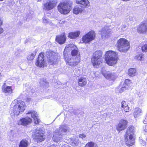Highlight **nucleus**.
Listing matches in <instances>:
<instances>
[{"label":"nucleus","instance_id":"obj_13","mask_svg":"<svg viewBox=\"0 0 147 147\" xmlns=\"http://www.w3.org/2000/svg\"><path fill=\"white\" fill-rule=\"evenodd\" d=\"M32 137L33 139L36 140L38 143L43 141L45 139L43 133L37 130L35 131L34 134L32 135Z\"/></svg>","mask_w":147,"mask_h":147},{"label":"nucleus","instance_id":"obj_27","mask_svg":"<svg viewBox=\"0 0 147 147\" xmlns=\"http://www.w3.org/2000/svg\"><path fill=\"white\" fill-rule=\"evenodd\" d=\"M121 107L125 112H128L129 111V108L128 105L124 101H122L121 102Z\"/></svg>","mask_w":147,"mask_h":147},{"label":"nucleus","instance_id":"obj_37","mask_svg":"<svg viewBox=\"0 0 147 147\" xmlns=\"http://www.w3.org/2000/svg\"><path fill=\"white\" fill-rule=\"evenodd\" d=\"M65 126L64 125L60 126V129L61 132H65L67 131V130L65 128Z\"/></svg>","mask_w":147,"mask_h":147},{"label":"nucleus","instance_id":"obj_40","mask_svg":"<svg viewBox=\"0 0 147 147\" xmlns=\"http://www.w3.org/2000/svg\"><path fill=\"white\" fill-rule=\"evenodd\" d=\"M79 137L80 138L83 139L86 137V136L84 134H80L79 135Z\"/></svg>","mask_w":147,"mask_h":147},{"label":"nucleus","instance_id":"obj_43","mask_svg":"<svg viewBox=\"0 0 147 147\" xmlns=\"http://www.w3.org/2000/svg\"><path fill=\"white\" fill-rule=\"evenodd\" d=\"M1 76V73L0 72V77Z\"/></svg>","mask_w":147,"mask_h":147},{"label":"nucleus","instance_id":"obj_25","mask_svg":"<svg viewBox=\"0 0 147 147\" xmlns=\"http://www.w3.org/2000/svg\"><path fill=\"white\" fill-rule=\"evenodd\" d=\"M2 90L3 92L5 93L11 94L13 92V90L11 86L3 87Z\"/></svg>","mask_w":147,"mask_h":147},{"label":"nucleus","instance_id":"obj_30","mask_svg":"<svg viewBox=\"0 0 147 147\" xmlns=\"http://www.w3.org/2000/svg\"><path fill=\"white\" fill-rule=\"evenodd\" d=\"M141 110L138 108H136L135 109L134 112V116L135 117H138L141 113Z\"/></svg>","mask_w":147,"mask_h":147},{"label":"nucleus","instance_id":"obj_44","mask_svg":"<svg viewBox=\"0 0 147 147\" xmlns=\"http://www.w3.org/2000/svg\"><path fill=\"white\" fill-rule=\"evenodd\" d=\"M41 1V0H38V1Z\"/></svg>","mask_w":147,"mask_h":147},{"label":"nucleus","instance_id":"obj_17","mask_svg":"<svg viewBox=\"0 0 147 147\" xmlns=\"http://www.w3.org/2000/svg\"><path fill=\"white\" fill-rule=\"evenodd\" d=\"M55 41L60 45L64 44L66 41V36L65 32L57 35L55 38Z\"/></svg>","mask_w":147,"mask_h":147},{"label":"nucleus","instance_id":"obj_7","mask_svg":"<svg viewBox=\"0 0 147 147\" xmlns=\"http://www.w3.org/2000/svg\"><path fill=\"white\" fill-rule=\"evenodd\" d=\"M46 53L48 63L51 65H54L58 63V58L54 52L50 51H47Z\"/></svg>","mask_w":147,"mask_h":147},{"label":"nucleus","instance_id":"obj_45","mask_svg":"<svg viewBox=\"0 0 147 147\" xmlns=\"http://www.w3.org/2000/svg\"><path fill=\"white\" fill-rule=\"evenodd\" d=\"M120 86H119V88H120Z\"/></svg>","mask_w":147,"mask_h":147},{"label":"nucleus","instance_id":"obj_14","mask_svg":"<svg viewBox=\"0 0 147 147\" xmlns=\"http://www.w3.org/2000/svg\"><path fill=\"white\" fill-rule=\"evenodd\" d=\"M128 123V122L126 120L123 119L121 120L116 127L117 130L120 132L125 129L127 126Z\"/></svg>","mask_w":147,"mask_h":147},{"label":"nucleus","instance_id":"obj_26","mask_svg":"<svg viewBox=\"0 0 147 147\" xmlns=\"http://www.w3.org/2000/svg\"><path fill=\"white\" fill-rule=\"evenodd\" d=\"M28 142L27 140L25 139L22 140L20 142L19 147H28Z\"/></svg>","mask_w":147,"mask_h":147},{"label":"nucleus","instance_id":"obj_18","mask_svg":"<svg viewBox=\"0 0 147 147\" xmlns=\"http://www.w3.org/2000/svg\"><path fill=\"white\" fill-rule=\"evenodd\" d=\"M78 86L84 87L87 84V79L85 77H81L78 79Z\"/></svg>","mask_w":147,"mask_h":147},{"label":"nucleus","instance_id":"obj_9","mask_svg":"<svg viewBox=\"0 0 147 147\" xmlns=\"http://www.w3.org/2000/svg\"><path fill=\"white\" fill-rule=\"evenodd\" d=\"M44 54L45 53L43 52H41L39 54L35 63L37 67L42 68L47 66V63L45 58Z\"/></svg>","mask_w":147,"mask_h":147},{"label":"nucleus","instance_id":"obj_15","mask_svg":"<svg viewBox=\"0 0 147 147\" xmlns=\"http://www.w3.org/2000/svg\"><path fill=\"white\" fill-rule=\"evenodd\" d=\"M32 122V119L29 117H26L20 119L18 122V124L19 125L26 126L31 124Z\"/></svg>","mask_w":147,"mask_h":147},{"label":"nucleus","instance_id":"obj_19","mask_svg":"<svg viewBox=\"0 0 147 147\" xmlns=\"http://www.w3.org/2000/svg\"><path fill=\"white\" fill-rule=\"evenodd\" d=\"M100 34L102 38L109 36L111 32L110 29L107 27L103 28L100 30Z\"/></svg>","mask_w":147,"mask_h":147},{"label":"nucleus","instance_id":"obj_28","mask_svg":"<svg viewBox=\"0 0 147 147\" xmlns=\"http://www.w3.org/2000/svg\"><path fill=\"white\" fill-rule=\"evenodd\" d=\"M71 55L73 57H80V52L78 49H74L71 52Z\"/></svg>","mask_w":147,"mask_h":147},{"label":"nucleus","instance_id":"obj_32","mask_svg":"<svg viewBox=\"0 0 147 147\" xmlns=\"http://www.w3.org/2000/svg\"><path fill=\"white\" fill-rule=\"evenodd\" d=\"M84 147H98L96 144H95L94 142H90L87 143Z\"/></svg>","mask_w":147,"mask_h":147},{"label":"nucleus","instance_id":"obj_5","mask_svg":"<svg viewBox=\"0 0 147 147\" xmlns=\"http://www.w3.org/2000/svg\"><path fill=\"white\" fill-rule=\"evenodd\" d=\"M117 47L120 52H126L129 49L130 45L128 41L125 38H120L117 41Z\"/></svg>","mask_w":147,"mask_h":147},{"label":"nucleus","instance_id":"obj_11","mask_svg":"<svg viewBox=\"0 0 147 147\" xmlns=\"http://www.w3.org/2000/svg\"><path fill=\"white\" fill-rule=\"evenodd\" d=\"M137 31L139 34H143L147 33V21L141 22L137 26Z\"/></svg>","mask_w":147,"mask_h":147},{"label":"nucleus","instance_id":"obj_22","mask_svg":"<svg viewBox=\"0 0 147 147\" xmlns=\"http://www.w3.org/2000/svg\"><path fill=\"white\" fill-rule=\"evenodd\" d=\"M134 127L132 125L129 126L127 128L124 136H129L130 134H134Z\"/></svg>","mask_w":147,"mask_h":147},{"label":"nucleus","instance_id":"obj_39","mask_svg":"<svg viewBox=\"0 0 147 147\" xmlns=\"http://www.w3.org/2000/svg\"><path fill=\"white\" fill-rule=\"evenodd\" d=\"M33 120L34 121V123L35 124H38L39 123L40 120L38 118V117L33 119Z\"/></svg>","mask_w":147,"mask_h":147},{"label":"nucleus","instance_id":"obj_6","mask_svg":"<svg viewBox=\"0 0 147 147\" xmlns=\"http://www.w3.org/2000/svg\"><path fill=\"white\" fill-rule=\"evenodd\" d=\"M25 107V104L24 101L21 100H18L13 107V113L14 115H18L20 113L24 111Z\"/></svg>","mask_w":147,"mask_h":147},{"label":"nucleus","instance_id":"obj_24","mask_svg":"<svg viewBox=\"0 0 147 147\" xmlns=\"http://www.w3.org/2000/svg\"><path fill=\"white\" fill-rule=\"evenodd\" d=\"M137 73V70L135 68H130L128 70V74L130 76H136Z\"/></svg>","mask_w":147,"mask_h":147},{"label":"nucleus","instance_id":"obj_4","mask_svg":"<svg viewBox=\"0 0 147 147\" xmlns=\"http://www.w3.org/2000/svg\"><path fill=\"white\" fill-rule=\"evenodd\" d=\"M105 58L106 63L111 66L115 65L119 59L117 53L115 51L111 50L106 52Z\"/></svg>","mask_w":147,"mask_h":147},{"label":"nucleus","instance_id":"obj_35","mask_svg":"<svg viewBox=\"0 0 147 147\" xmlns=\"http://www.w3.org/2000/svg\"><path fill=\"white\" fill-rule=\"evenodd\" d=\"M141 49L143 52H147V44L142 45L141 47Z\"/></svg>","mask_w":147,"mask_h":147},{"label":"nucleus","instance_id":"obj_10","mask_svg":"<svg viewBox=\"0 0 147 147\" xmlns=\"http://www.w3.org/2000/svg\"><path fill=\"white\" fill-rule=\"evenodd\" d=\"M101 73L102 75L107 79L113 80L116 78L115 73L111 72L109 71L102 68L101 70Z\"/></svg>","mask_w":147,"mask_h":147},{"label":"nucleus","instance_id":"obj_23","mask_svg":"<svg viewBox=\"0 0 147 147\" xmlns=\"http://www.w3.org/2000/svg\"><path fill=\"white\" fill-rule=\"evenodd\" d=\"M83 10L82 7H80L78 6H75L73 9V13L76 15H77L82 12Z\"/></svg>","mask_w":147,"mask_h":147},{"label":"nucleus","instance_id":"obj_36","mask_svg":"<svg viewBox=\"0 0 147 147\" xmlns=\"http://www.w3.org/2000/svg\"><path fill=\"white\" fill-rule=\"evenodd\" d=\"M35 57V55L33 53H31L30 55L28 56L27 59L28 60L33 59Z\"/></svg>","mask_w":147,"mask_h":147},{"label":"nucleus","instance_id":"obj_8","mask_svg":"<svg viewBox=\"0 0 147 147\" xmlns=\"http://www.w3.org/2000/svg\"><path fill=\"white\" fill-rule=\"evenodd\" d=\"M96 33L93 30L90 31L83 35L82 38L83 43H88L95 39L96 38Z\"/></svg>","mask_w":147,"mask_h":147},{"label":"nucleus","instance_id":"obj_41","mask_svg":"<svg viewBox=\"0 0 147 147\" xmlns=\"http://www.w3.org/2000/svg\"><path fill=\"white\" fill-rule=\"evenodd\" d=\"M1 26H0V34H2L4 31L3 28L1 27Z\"/></svg>","mask_w":147,"mask_h":147},{"label":"nucleus","instance_id":"obj_31","mask_svg":"<svg viewBox=\"0 0 147 147\" xmlns=\"http://www.w3.org/2000/svg\"><path fill=\"white\" fill-rule=\"evenodd\" d=\"M135 59L138 61H142L144 59V55L141 53L136 55L135 57Z\"/></svg>","mask_w":147,"mask_h":147},{"label":"nucleus","instance_id":"obj_42","mask_svg":"<svg viewBox=\"0 0 147 147\" xmlns=\"http://www.w3.org/2000/svg\"><path fill=\"white\" fill-rule=\"evenodd\" d=\"M53 139L54 140V141L57 142V141L58 140L57 138H56V136L55 135H54L53 137Z\"/></svg>","mask_w":147,"mask_h":147},{"label":"nucleus","instance_id":"obj_16","mask_svg":"<svg viewBox=\"0 0 147 147\" xmlns=\"http://www.w3.org/2000/svg\"><path fill=\"white\" fill-rule=\"evenodd\" d=\"M124 137L125 144L127 146L129 147L134 144L135 138L132 134H130L129 136H124Z\"/></svg>","mask_w":147,"mask_h":147},{"label":"nucleus","instance_id":"obj_21","mask_svg":"<svg viewBox=\"0 0 147 147\" xmlns=\"http://www.w3.org/2000/svg\"><path fill=\"white\" fill-rule=\"evenodd\" d=\"M80 34V32L79 30L70 32L68 34V37L71 39H76L78 37Z\"/></svg>","mask_w":147,"mask_h":147},{"label":"nucleus","instance_id":"obj_33","mask_svg":"<svg viewBox=\"0 0 147 147\" xmlns=\"http://www.w3.org/2000/svg\"><path fill=\"white\" fill-rule=\"evenodd\" d=\"M129 88L127 86L123 85V86L121 87L119 90V92L120 93H121L125 91L128 89Z\"/></svg>","mask_w":147,"mask_h":147},{"label":"nucleus","instance_id":"obj_38","mask_svg":"<svg viewBox=\"0 0 147 147\" xmlns=\"http://www.w3.org/2000/svg\"><path fill=\"white\" fill-rule=\"evenodd\" d=\"M79 143L78 140H75L72 142V145L74 146H78Z\"/></svg>","mask_w":147,"mask_h":147},{"label":"nucleus","instance_id":"obj_1","mask_svg":"<svg viewBox=\"0 0 147 147\" xmlns=\"http://www.w3.org/2000/svg\"><path fill=\"white\" fill-rule=\"evenodd\" d=\"M71 47H66L63 52L64 57L67 64L71 67H75L80 62V57L69 58L68 53L70 52Z\"/></svg>","mask_w":147,"mask_h":147},{"label":"nucleus","instance_id":"obj_3","mask_svg":"<svg viewBox=\"0 0 147 147\" xmlns=\"http://www.w3.org/2000/svg\"><path fill=\"white\" fill-rule=\"evenodd\" d=\"M102 54V52L99 50H97L93 53L91 59V61L94 68H98L102 65L103 61Z\"/></svg>","mask_w":147,"mask_h":147},{"label":"nucleus","instance_id":"obj_2","mask_svg":"<svg viewBox=\"0 0 147 147\" xmlns=\"http://www.w3.org/2000/svg\"><path fill=\"white\" fill-rule=\"evenodd\" d=\"M72 2L70 0H65L60 2L57 6L58 11L61 14L66 15L71 10Z\"/></svg>","mask_w":147,"mask_h":147},{"label":"nucleus","instance_id":"obj_34","mask_svg":"<svg viewBox=\"0 0 147 147\" xmlns=\"http://www.w3.org/2000/svg\"><path fill=\"white\" fill-rule=\"evenodd\" d=\"M131 80L129 79H125L123 85L126 86L129 88L130 84L131 83Z\"/></svg>","mask_w":147,"mask_h":147},{"label":"nucleus","instance_id":"obj_20","mask_svg":"<svg viewBox=\"0 0 147 147\" xmlns=\"http://www.w3.org/2000/svg\"><path fill=\"white\" fill-rule=\"evenodd\" d=\"M76 2L84 8L90 5V2L88 0H76Z\"/></svg>","mask_w":147,"mask_h":147},{"label":"nucleus","instance_id":"obj_12","mask_svg":"<svg viewBox=\"0 0 147 147\" xmlns=\"http://www.w3.org/2000/svg\"><path fill=\"white\" fill-rule=\"evenodd\" d=\"M57 2L55 0H48L44 4L43 8L48 11L51 10L56 6Z\"/></svg>","mask_w":147,"mask_h":147},{"label":"nucleus","instance_id":"obj_29","mask_svg":"<svg viewBox=\"0 0 147 147\" xmlns=\"http://www.w3.org/2000/svg\"><path fill=\"white\" fill-rule=\"evenodd\" d=\"M30 114L31 117L33 119L38 117L37 115L36 111L34 110H30L27 111L26 113V115Z\"/></svg>","mask_w":147,"mask_h":147}]
</instances>
